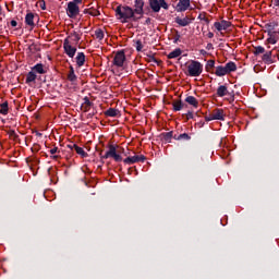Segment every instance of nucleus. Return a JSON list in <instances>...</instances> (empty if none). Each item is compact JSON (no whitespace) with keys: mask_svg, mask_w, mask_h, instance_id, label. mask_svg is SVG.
Wrapping results in <instances>:
<instances>
[{"mask_svg":"<svg viewBox=\"0 0 279 279\" xmlns=\"http://www.w3.org/2000/svg\"><path fill=\"white\" fill-rule=\"evenodd\" d=\"M191 8V0H179L177 4V12H186Z\"/></svg>","mask_w":279,"mask_h":279,"instance_id":"nucleus-12","label":"nucleus"},{"mask_svg":"<svg viewBox=\"0 0 279 279\" xmlns=\"http://www.w3.org/2000/svg\"><path fill=\"white\" fill-rule=\"evenodd\" d=\"M10 25H11V27H16V25H19V22H16V20H12L10 22Z\"/></svg>","mask_w":279,"mask_h":279,"instance_id":"nucleus-49","label":"nucleus"},{"mask_svg":"<svg viewBox=\"0 0 279 279\" xmlns=\"http://www.w3.org/2000/svg\"><path fill=\"white\" fill-rule=\"evenodd\" d=\"M9 110L8 101L0 104V114H8Z\"/></svg>","mask_w":279,"mask_h":279,"instance_id":"nucleus-33","label":"nucleus"},{"mask_svg":"<svg viewBox=\"0 0 279 279\" xmlns=\"http://www.w3.org/2000/svg\"><path fill=\"white\" fill-rule=\"evenodd\" d=\"M144 25H151V19L147 17L144 22Z\"/></svg>","mask_w":279,"mask_h":279,"instance_id":"nucleus-51","label":"nucleus"},{"mask_svg":"<svg viewBox=\"0 0 279 279\" xmlns=\"http://www.w3.org/2000/svg\"><path fill=\"white\" fill-rule=\"evenodd\" d=\"M37 5H39L41 10H47V3L45 2V0H39L37 2Z\"/></svg>","mask_w":279,"mask_h":279,"instance_id":"nucleus-42","label":"nucleus"},{"mask_svg":"<svg viewBox=\"0 0 279 279\" xmlns=\"http://www.w3.org/2000/svg\"><path fill=\"white\" fill-rule=\"evenodd\" d=\"M180 56H182V49L177 48V49H174L173 51H171V52L167 56V58H168V60H173V59H175V58H180Z\"/></svg>","mask_w":279,"mask_h":279,"instance_id":"nucleus-25","label":"nucleus"},{"mask_svg":"<svg viewBox=\"0 0 279 279\" xmlns=\"http://www.w3.org/2000/svg\"><path fill=\"white\" fill-rule=\"evenodd\" d=\"M213 47V44H208V48Z\"/></svg>","mask_w":279,"mask_h":279,"instance_id":"nucleus-59","label":"nucleus"},{"mask_svg":"<svg viewBox=\"0 0 279 279\" xmlns=\"http://www.w3.org/2000/svg\"><path fill=\"white\" fill-rule=\"evenodd\" d=\"M125 50H119L116 52V56L113 58V64L114 66H118L119 69H121L123 66V64H125Z\"/></svg>","mask_w":279,"mask_h":279,"instance_id":"nucleus-7","label":"nucleus"},{"mask_svg":"<svg viewBox=\"0 0 279 279\" xmlns=\"http://www.w3.org/2000/svg\"><path fill=\"white\" fill-rule=\"evenodd\" d=\"M198 20L199 21H204V16H202V14L198 15Z\"/></svg>","mask_w":279,"mask_h":279,"instance_id":"nucleus-57","label":"nucleus"},{"mask_svg":"<svg viewBox=\"0 0 279 279\" xmlns=\"http://www.w3.org/2000/svg\"><path fill=\"white\" fill-rule=\"evenodd\" d=\"M272 51L264 52L262 60L265 64H274V59L271 58Z\"/></svg>","mask_w":279,"mask_h":279,"instance_id":"nucleus-20","label":"nucleus"},{"mask_svg":"<svg viewBox=\"0 0 279 279\" xmlns=\"http://www.w3.org/2000/svg\"><path fill=\"white\" fill-rule=\"evenodd\" d=\"M7 134L10 136V138H13V141H19V134H16L15 130H9Z\"/></svg>","mask_w":279,"mask_h":279,"instance_id":"nucleus-37","label":"nucleus"},{"mask_svg":"<svg viewBox=\"0 0 279 279\" xmlns=\"http://www.w3.org/2000/svg\"><path fill=\"white\" fill-rule=\"evenodd\" d=\"M32 71L35 73H39V75H45L47 71H45V65L43 63H37L32 68Z\"/></svg>","mask_w":279,"mask_h":279,"instance_id":"nucleus-19","label":"nucleus"},{"mask_svg":"<svg viewBox=\"0 0 279 279\" xmlns=\"http://www.w3.org/2000/svg\"><path fill=\"white\" fill-rule=\"evenodd\" d=\"M90 16H100L101 12L97 9H92V11L89 12Z\"/></svg>","mask_w":279,"mask_h":279,"instance_id":"nucleus-40","label":"nucleus"},{"mask_svg":"<svg viewBox=\"0 0 279 279\" xmlns=\"http://www.w3.org/2000/svg\"><path fill=\"white\" fill-rule=\"evenodd\" d=\"M68 38H72L74 45H80V40H82V35L73 31Z\"/></svg>","mask_w":279,"mask_h":279,"instance_id":"nucleus-29","label":"nucleus"},{"mask_svg":"<svg viewBox=\"0 0 279 279\" xmlns=\"http://www.w3.org/2000/svg\"><path fill=\"white\" fill-rule=\"evenodd\" d=\"M58 151H60V150L58 149V147H53L52 149H50L51 156L58 154Z\"/></svg>","mask_w":279,"mask_h":279,"instance_id":"nucleus-46","label":"nucleus"},{"mask_svg":"<svg viewBox=\"0 0 279 279\" xmlns=\"http://www.w3.org/2000/svg\"><path fill=\"white\" fill-rule=\"evenodd\" d=\"M205 121H215V118H213V113H210L209 116L205 117Z\"/></svg>","mask_w":279,"mask_h":279,"instance_id":"nucleus-47","label":"nucleus"},{"mask_svg":"<svg viewBox=\"0 0 279 279\" xmlns=\"http://www.w3.org/2000/svg\"><path fill=\"white\" fill-rule=\"evenodd\" d=\"M34 19H35L34 13L28 11L27 14L25 15L24 23L25 25L31 27V29H34V27H36V23H34Z\"/></svg>","mask_w":279,"mask_h":279,"instance_id":"nucleus-13","label":"nucleus"},{"mask_svg":"<svg viewBox=\"0 0 279 279\" xmlns=\"http://www.w3.org/2000/svg\"><path fill=\"white\" fill-rule=\"evenodd\" d=\"M277 26H278V23H276V22H270L265 25L268 34H269V32H275L274 29H276Z\"/></svg>","mask_w":279,"mask_h":279,"instance_id":"nucleus-36","label":"nucleus"},{"mask_svg":"<svg viewBox=\"0 0 279 279\" xmlns=\"http://www.w3.org/2000/svg\"><path fill=\"white\" fill-rule=\"evenodd\" d=\"M121 154H125V148L109 145V150L105 155H101V151L99 154L101 163L104 165V160H108V158H113L116 162H122L123 157L121 156Z\"/></svg>","mask_w":279,"mask_h":279,"instance_id":"nucleus-2","label":"nucleus"},{"mask_svg":"<svg viewBox=\"0 0 279 279\" xmlns=\"http://www.w3.org/2000/svg\"><path fill=\"white\" fill-rule=\"evenodd\" d=\"M254 56H260V53H265V47L255 46L253 50Z\"/></svg>","mask_w":279,"mask_h":279,"instance_id":"nucleus-35","label":"nucleus"},{"mask_svg":"<svg viewBox=\"0 0 279 279\" xmlns=\"http://www.w3.org/2000/svg\"><path fill=\"white\" fill-rule=\"evenodd\" d=\"M185 102L190 106H193V108H197L199 106V101H197V98H195L194 96H187L185 98Z\"/></svg>","mask_w":279,"mask_h":279,"instance_id":"nucleus-26","label":"nucleus"},{"mask_svg":"<svg viewBox=\"0 0 279 279\" xmlns=\"http://www.w3.org/2000/svg\"><path fill=\"white\" fill-rule=\"evenodd\" d=\"M73 147L81 158H88V153H86L84 148L77 146V144H73Z\"/></svg>","mask_w":279,"mask_h":279,"instance_id":"nucleus-24","label":"nucleus"},{"mask_svg":"<svg viewBox=\"0 0 279 279\" xmlns=\"http://www.w3.org/2000/svg\"><path fill=\"white\" fill-rule=\"evenodd\" d=\"M207 38H215V33L209 32V33L207 34Z\"/></svg>","mask_w":279,"mask_h":279,"instance_id":"nucleus-52","label":"nucleus"},{"mask_svg":"<svg viewBox=\"0 0 279 279\" xmlns=\"http://www.w3.org/2000/svg\"><path fill=\"white\" fill-rule=\"evenodd\" d=\"M116 17L118 21L122 23H138L141 21V16H136L134 13V9L130 5L120 4L114 9Z\"/></svg>","mask_w":279,"mask_h":279,"instance_id":"nucleus-1","label":"nucleus"},{"mask_svg":"<svg viewBox=\"0 0 279 279\" xmlns=\"http://www.w3.org/2000/svg\"><path fill=\"white\" fill-rule=\"evenodd\" d=\"M211 117L214 121H225V114H223V109H215L211 112Z\"/></svg>","mask_w":279,"mask_h":279,"instance_id":"nucleus-15","label":"nucleus"},{"mask_svg":"<svg viewBox=\"0 0 279 279\" xmlns=\"http://www.w3.org/2000/svg\"><path fill=\"white\" fill-rule=\"evenodd\" d=\"M174 141H191V136L187 133H182L179 136L174 135Z\"/></svg>","mask_w":279,"mask_h":279,"instance_id":"nucleus-34","label":"nucleus"},{"mask_svg":"<svg viewBox=\"0 0 279 279\" xmlns=\"http://www.w3.org/2000/svg\"><path fill=\"white\" fill-rule=\"evenodd\" d=\"M85 62H86V54H84V52H78L76 56L77 66H84Z\"/></svg>","mask_w":279,"mask_h":279,"instance_id":"nucleus-23","label":"nucleus"},{"mask_svg":"<svg viewBox=\"0 0 279 279\" xmlns=\"http://www.w3.org/2000/svg\"><path fill=\"white\" fill-rule=\"evenodd\" d=\"M66 14L69 19H75L80 15V5L75 4V2H69L66 8Z\"/></svg>","mask_w":279,"mask_h":279,"instance_id":"nucleus-8","label":"nucleus"},{"mask_svg":"<svg viewBox=\"0 0 279 279\" xmlns=\"http://www.w3.org/2000/svg\"><path fill=\"white\" fill-rule=\"evenodd\" d=\"M36 77H37L36 73L31 70V72H28V73L26 74L25 84H28V85H29V84H32L33 82H36Z\"/></svg>","mask_w":279,"mask_h":279,"instance_id":"nucleus-30","label":"nucleus"},{"mask_svg":"<svg viewBox=\"0 0 279 279\" xmlns=\"http://www.w3.org/2000/svg\"><path fill=\"white\" fill-rule=\"evenodd\" d=\"M95 36H96L97 40H101L105 36L104 31L101 28H97L95 31Z\"/></svg>","mask_w":279,"mask_h":279,"instance_id":"nucleus-38","label":"nucleus"},{"mask_svg":"<svg viewBox=\"0 0 279 279\" xmlns=\"http://www.w3.org/2000/svg\"><path fill=\"white\" fill-rule=\"evenodd\" d=\"M204 71V65L199 61L192 60L187 65V72L190 77H199Z\"/></svg>","mask_w":279,"mask_h":279,"instance_id":"nucleus-3","label":"nucleus"},{"mask_svg":"<svg viewBox=\"0 0 279 279\" xmlns=\"http://www.w3.org/2000/svg\"><path fill=\"white\" fill-rule=\"evenodd\" d=\"M0 21H3V19H0Z\"/></svg>","mask_w":279,"mask_h":279,"instance_id":"nucleus-60","label":"nucleus"},{"mask_svg":"<svg viewBox=\"0 0 279 279\" xmlns=\"http://www.w3.org/2000/svg\"><path fill=\"white\" fill-rule=\"evenodd\" d=\"M68 80H69V82H72V83L77 82V75H75V70L72 68V65L70 66Z\"/></svg>","mask_w":279,"mask_h":279,"instance_id":"nucleus-31","label":"nucleus"},{"mask_svg":"<svg viewBox=\"0 0 279 279\" xmlns=\"http://www.w3.org/2000/svg\"><path fill=\"white\" fill-rule=\"evenodd\" d=\"M268 36L267 43H269V45H276L279 40V31L269 32Z\"/></svg>","mask_w":279,"mask_h":279,"instance_id":"nucleus-14","label":"nucleus"},{"mask_svg":"<svg viewBox=\"0 0 279 279\" xmlns=\"http://www.w3.org/2000/svg\"><path fill=\"white\" fill-rule=\"evenodd\" d=\"M225 69L227 71V75H230V73H234V71H236V63H234V61H229L226 63Z\"/></svg>","mask_w":279,"mask_h":279,"instance_id":"nucleus-18","label":"nucleus"},{"mask_svg":"<svg viewBox=\"0 0 279 279\" xmlns=\"http://www.w3.org/2000/svg\"><path fill=\"white\" fill-rule=\"evenodd\" d=\"M121 114V111L119 109L109 108L107 111H105V117H119Z\"/></svg>","mask_w":279,"mask_h":279,"instance_id":"nucleus-28","label":"nucleus"},{"mask_svg":"<svg viewBox=\"0 0 279 279\" xmlns=\"http://www.w3.org/2000/svg\"><path fill=\"white\" fill-rule=\"evenodd\" d=\"M133 13H135V16L143 19L145 14V0H134Z\"/></svg>","mask_w":279,"mask_h":279,"instance_id":"nucleus-5","label":"nucleus"},{"mask_svg":"<svg viewBox=\"0 0 279 279\" xmlns=\"http://www.w3.org/2000/svg\"><path fill=\"white\" fill-rule=\"evenodd\" d=\"M213 69H215V60H208L205 65V71H207V73H215Z\"/></svg>","mask_w":279,"mask_h":279,"instance_id":"nucleus-32","label":"nucleus"},{"mask_svg":"<svg viewBox=\"0 0 279 279\" xmlns=\"http://www.w3.org/2000/svg\"><path fill=\"white\" fill-rule=\"evenodd\" d=\"M182 108H184V102H182V100H174L172 102V110L174 112H180V110H182Z\"/></svg>","mask_w":279,"mask_h":279,"instance_id":"nucleus-27","label":"nucleus"},{"mask_svg":"<svg viewBox=\"0 0 279 279\" xmlns=\"http://www.w3.org/2000/svg\"><path fill=\"white\" fill-rule=\"evenodd\" d=\"M84 0H73L70 1V3H75L76 5H80Z\"/></svg>","mask_w":279,"mask_h":279,"instance_id":"nucleus-50","label":"nucleus"},{"mask_svg":"<svg viewBox=\"0 0 279 279\" xmlns=\"http://www.w3.org/2000/svg\"><path fill=\"white\" fill-rule=\"evenodd\" d=\"M180 38H181L180 32L174 31V37H173V43H174V45H177V43L180 41Z\"/></svg>","mask_w":279,"mask_h":279,"instance_id":"nucleus-41","label":"nucleus"},{"mask_svg":"<svg viewBox=\"0 0 279 279\" xmlns=\"http://www.w3.org/2000/svg\"><path fill=\"white\" fill-rule=\"evenodd\" d=\"M203 21L206 23V25H210V20H208V17H206V13H204Z\"/></svg>","mask_w":279,"mask_h":279,"instance_id":"nucleus-48","label":"nucleus"},{"mask_svg":"<svg viewBox=\"0 0 279 279\" xmlns=\"http://www.w3.org/2000/svg\"><path fill=\"white\" fill-rule=\"evenodd\" d=\"M148 4L153 12L158 13L160 9L169 10V3L166 0H148Z\"/></svg>","mask_w":279,"mask_h":279,"instance_id":"nucleus-4","label":"nucleus"},{"mask_svg":"<svg viewBox=\"0 0 279 279\" xmlns=\"http://www.w3.org/2000/svg\"><path fill=\"white\" fill-rule=\"evenodd\" d=\"M148 62H155V64H158V59L154 56H148Z\"/></svg>","mask_w":279,"mask_h":279,"instance_id":"nucleus-44","label":"nucleus"},{"mask_svg":"<svg viewBox=\"0 0 279 279\" xmlns=\"http://www.w3.org/2000/svg\"><path fill=\"white\" fill-rule=\"evenodd\" d=\"M216 95H217L218 97H226V95H230V92L228 90V85H227V84L220 85V86L217 88Z\"/></svg>","mask_w":279,"mask_h":279,"instance_id":"nucleus-16","label":"nucleus"},{"mask_svg":"<svg viewBox=\"0 0 279 279\" xmlns=\"http://www.w3.org/2000/svg\"><path fill=\"white\" fill-rule=\"evenodd\" d=\"M83 104H82V110L84 111V112H88L89 110H90V107L92 106H94V104L90 101V98H88L87 96H85L84 98H83Z\"/></svg>","mask_w":279,"mask_h":279,"instance_id":"nucleus-17","label":"nucleus"},{"mask_svg":"<svg viewBox=\"0 0 279 279\" xmlns=\"http://www.w3.org/2000/svg\"><path fill=\"white\" fill-rule=\"evenodd\" d=\"M31 149H32L33 153L34 151H40V145L34 144V147H32Z\"/></svg>","mask_w":279,"mask_h":279,"instance_id":"nucleus-45","label":"nucleus"},{"mask_svg":"<svg viewBox=\"0 0 279 279\" xmlns=\"http://www.w3.org/2000/svg\"><path fill=\"white\" fill-rule=\"evenodd\" d=\"M63 49H64V53H66V56H69V58H75V53H77V48H75V46L71 45V40H69V38L64 39Z\"/></svg>","mask_w":279,"mask_h":279,"instance_id":"nucleus-6","label":"nucleus"},{"mask_svg":"<svg viewBox=\"0 0 279 279\" xmlns=\"http://www.w3.org/2000/svg\"><path fill=\"white\" fill-rule=\"evenodd\" d=\"M194 21H195V17H189V16H185L183 19H181L180 16H177L174 19V23H177V25H179L180 27H187V25H190Z\"/></svg>","mask_w":279,"mask_h":279,"instance_id":"nucleus-10","label":"nucleus"},{"mask_svg":"<svg viewBox=\"0 0 279 279\" xmlns=\"http://www.w3.org/2000/svg\"><path fill=\"white\" fill-rule=\"evenodd\" d=\"M135 49L136 51H143V41H141V39L135 41Z\"/></svg>","mask_w":279,"mask_h":279,"instance_id":"nucleus-39","label":"nucleus"},{"mask_svg":"<svg viewBox=\"0 0 279 279\" xmlns=\"http://www.w3.org/2000/svg\"><path fill=\"white\" fill-rule=\"evenodd\" d=\"M50 158H51L52 160H58V159L60 158V156H59V155H52V156H50Z\"/></svg>","mask_w":279,"mask_h":279,"instance_id":"nucleus-53","label":"nucleus"},{"mask_svg":"<svg viewBox=\"0 0 279 279\" xmlns=\"http://www.w3.org/2000/svg\"><path fill=\"white\" fill-rule=\"evenodd\" d=\"M159 136L165 143H171V140L174 138L173 131L161 133Z\"/></svg>","mask_w":279,"mask_h":279,"instance_id":"nucleus-21","label":"nucleus"},{"mask_svg":"<svg viewBox=\"0 0 279 279\" xmlns=\"http://www.w3.org/2000/svg\"><path fill=\"white\" fill-rule=\"evenodd\" d=\"M34 134H36V136H43V133L35 131Z\"/></svg>","mask_w":279,"mask_h":279,"instance_id":"nucleus-56","label":"nucleus"},{"mask_svg":"<svg viewBox=\"0 0 279 279\" xmlns=\"http://www.w3.org/2000/svg\"><path fill=\"white\" fill-rule=\"evenodd\" d=\"M69 149H75V147L72 145H68Z\"/></svg>","mask_w":279,"mask_h":279,"instance_id":"nucleus-58","label":"nucleus"},{"mask_svg":"<svg viewBox=\"0 0 279 279\" xmlns=\"http://www.w3.org/2000/svg\"><path fill=\"white\" fill-rule=\"evenodd\" d=\"M215 75H217V77H223V75H228V70H226L223 65H218L216 66Z\"/></svg>","mask_w":279,"mask_h":279,"instance_id":"nucleus-22","label":"nucleus"},{"mask_svg":"<svg viewBox=\"0 0 279 279\" xmlns=\"http://www.w3.org/2000/svg\"><path fill=\"white\" fill-rule=\"evenodd\" d=\"M190 119H195V114H193V111H189L186 113V121H190Z\"/></svg>","mask_w":279,"mask_h":279,"instance_id":"nucleus-43","label":"nucleus"},{"mask_svg":"<svg viewBox=\"0 0 279 279\" xmlns=\"http://www.w3.org/2000/svg\"><path fill=\"white\" fill-rule=\"evenodd\" d=\"M3 15V7L0 4V16Z\"/></svg>","mask_w":279,"mask_h":279,"instance_id":"nucleus-55","label":"nucleus"},{"mask_svg":"<svg viewBox=\"0 0 279 279\" xmlns=\"http://www.w3.org/2000/svg\"><path fill=\"white\" fill-rule=\"evenodd\" d=\"M214 27H216V29L218 32H223V31L228 29L229 27H232V22L221 20L220 22H215Z\"/></svg>","mask_w":279,"mask_h":279,"instance_id":"nucleus-11","label":"nucleus"},{"mask_svg":"<svg viewBox=\"0 0 279 279\" xmlns=\"http://www.w3.org/2000/svg\"><path fill=\"white\" fill-rule=\"evenodd\" d=\"M147 158L144 155H134L123 159L124 165H136V162H144Z\"/></svg>","mask_w":279,"mask_h":279,"instance_id":"nucleus-9","label":"nucleus"},{"mask_svg":"<svg viewBox=\"0 0 279 279\" xmlns=\"http://www.w3.org/2000/svg\"><path fill=\"white\" fill-rule=\"evenodd\" d=\"M92 9H85L84 11H83V14H90V11Z\"/></svg>","mask_w":279,"mask_h":279,"instance_id":"nucleus-54","label":"nucleus"}]
</instances>
